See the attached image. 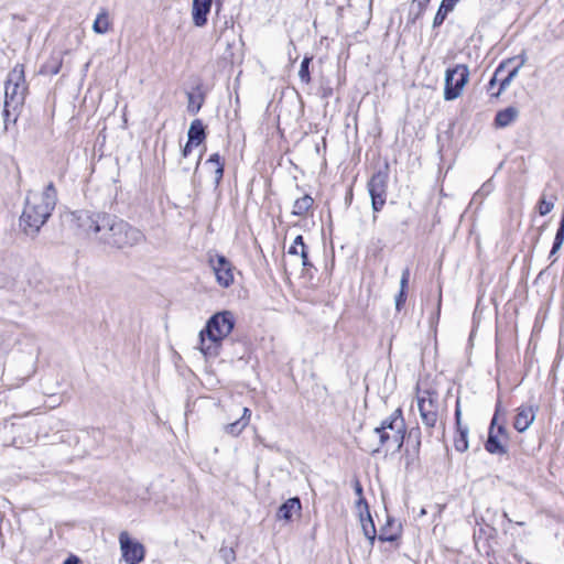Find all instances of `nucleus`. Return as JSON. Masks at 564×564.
I'll use <instances>...</instances> for the list:
<instances>
[{
	"label": "nucleus",
	"instance_id": "1",
	"mask_svg": "<svg viewBox=\"0 0 564 564\" xmlns=\"http://www.w3.org/2000/svg\"><path fill=\"white\" fill-rule=\"evenodd\" d=\"M70 226L112 249H126L145 240L144 234L128 221L105 212L75 210L66 215Z\"/></svg>",
	"mask_w": 564,
	"mask_h": 564
},
{
	"label": "nucleus",
	"instance_id": "2",
	"mask_svg": "<svg viewBox=\"0 0 564 564\" xmlns=\"http://www.w3.org/2000/svg\"><path fill=\"white\" fill-rule=\"evenodd\" d=\"M57 203V191L53 182H50L40 196L30 195L25 198V205L20 217V227L29 236H35L41 227L51 217Z\"/></svg>",
	"mask_w": 564,
	"mask_h": 564
},
{
	"label": "nucleus",
	"instance_id": "3",
	"mask_svg": "<svg viewBox=\"0 0 564 564\" xmlns=\"http://www.w3.org/2000/svg\"><path fill=\"white\" fill-rule=\"evenodd\" d=\"M236 324L230 311L212 315L205 327L199 332V350L205 357H217L223 340L232 332Z\"/></svg>",
	"mask_w": 564,
	"mask_h": 564
},
{
	"label": "nucleus",
	"instance_id": "4",
	"mask_svg": "<svg viewBox=\"0 0 564 564\" xmlns=\"http://www.w3.org/2000/svg\"><path fill=\"white\" fill-rule=\"evenodd\" d=\"M28 85L24 74V65L17 64L8 74L4 87V115L9 116V108L17 110L23 105Z\"/></svg>",
	"mask_w": 564,
	"mask_h": 564
},
{
	"label": "nucleus",
	"instance_id": "5",
	"mask_svg": "<svg viewBox=\"0 0 564 564\" xmlns=\"http://www.w3.org/2000/svg\"><path fill=\"white\" fill-rule=\"evenodd\" d=\"M389 181V164L386 163L382 170L373 173L367 183L368 193L371 198V207L375 213L372 220H377L376 213H379L387 200V189Z\"/></svg>",
	"mask_w": 564,
	"mask_h": 564
},
{
	"label": "nucleus",
	"instance_id": "6",
	"mask_svg": "<svg viewBox=\"0 0 564 564\" xmlns=\"http://www.w3.org/2000/svg\"><path fill=\"white\" fill-rule=\"evenodd\" d=\"M469 79V69L465 64H457L447 68L445 73L444 99L455 100L462 95L465 85Z\"/></svg>",
	"mask_w": 564,
	"mask_h": 564
},
{
	"label": "nucleus",
	"instance_id": "7",
	"mask_svg": "<svg viewBox=\"0 0 564 564\" xmlns=\"http://www.w3.org/2000/svg\"><path fill=\"white\" fill-rule=\"evenodd\" d=\"M378 427L392 433V444L398 452L401 451L405 440V422L402 410L400 408L395 409L388 417L382 420Z\"/></svg>",
	"mask_w": 564,
	"mask_h": 564
},
{
	"label": "nucleus",
	"instance_id": "8",
	"mask_svg": "<svg viewBox=\"0 0 564 564\" xmlns=\"http://www.w3.org/2000/svg\"><path fill=\"white\" fill-rule=\"evenodd\" d=\"M119 543L122 557L128 564H139L143 561L145 554L144 546L140 542L132 540L127 531H122L119 534Z\"/></svg>",
	"mask_w": 564,
	"mask_h": 564
},
{
	"label": "nucleus",
	"instance_id": "9",
	"mask_svg": "<svg viewBox=\"0 0 564 564\" xmlns=\"http://www.w3.org/2000/svg\"><path fill=\"white\" fill-rule=\"evenodd\" d=\"M209 263L216 275L217 283L223 288H229L234 283V265L221 254L210 258Z\"/></svg>",
	"mask_w": 564,
	"mask_h": 564
},
{
	"label": "nucleus",
	"instance_id": "10",
	"mask_svg": "<svg viewBox=\"0 0 564 564\" xmlns=\"http://www.w3.org/2000/svg\"><path fill=\"white\" fill-rule=\"evenodd\" d=\"M538 410L539 406L532 404H522L517 408L516 416L513 420V427L519 433L525 432L534 422Z\"/></svg>",
	"mask_w": 564,
	"mask_h": 564
},
{
	"label": "nucleus",
	"instance_id": "11",
	"mask_svg": "<svg viewBox=\"0 0 564 564\" xmlns=\"http://www.w3.org/2000/svg\"><path fill=\"white\" fill-rule=\"evenodd\" d=\"M406 446L404 449V456L406 466L413 464L419 459L421 448V430L420 427H413L408 433L405 432Z\"/></svg>",
	"mask_w": 564,
	"mask_h": 564
},
{
	"label": "nucleus",
	"instance_id": "12",
	"mask_svg": "<svg viewBox=\"0 0 564 564\" xmlns=\"http://www.w3.org/2000/svg\"><path fill=\"white\" fill-rule=\"evenodd\" d=\"M212 6L213 0H193L192 20L196 28H203L207 24Z\"/></svg>",
	"mask_w": 564,
	"mask_h": 564
},
{
	"label": "nucleus",
	"instance_id": "13",
	"mask_svg": "<svg viewBox=\"0 0 564 564\" xmlns=\"http://www.w3.org/2000/svg\"><path fill=\"white\" fill-rule=\"evenodd\" d=\"M462 411L459 406V400L456 402L455 409V423L457 427V436L454 440V447L457 452L464 453L468 449V426L462 425Z\"/></svg>",
	"mask_w": 564,
	"mask_h": 564
},
{
	"label": "nucleus",
	"instance_id": "14",
	"mask_svg": "<svg viewBox=\"0 0 564 564\" xmlns=\"http://www.w3.org/2000/svg\"><path fill=\"white\" fill-rule=\"evenodd\" d=\"M302 510L301 500L299 497H292L283 502L276 512V519L290 521L294 513H300Z\"/></svg>",
	"mask_w": 564,
	"mask_h": 564
},
{
	"label": "nucleus",
	"instance_id": "15",
	"mask_svg": "<svg viewBox=\"0 0 564 564\" xmlns=\"http://www.w3.org/2000/svg\"><path fill=\"white\" fill-rule=\"evenodd\" d=\"M503 438L498 436L492 429L488 431V438L485 443V449L492 455H506L508 453L507 446L503 444Z\"/></svg>",
	"mask_w": 564,
	"mask_h": 564
},
{
	"label": "nucleus",
	"instance_id": "16",
	"mask_svg": "<svg viewBox=\"0 0 564 564\" xmlns=\"http://www.w3.org/2000/svg\"><path fill=\"white\" fill-rule=\"evenodd\" d=\"M417 406L420 412H438L440 404L437 393L435 391L425 390L417 397Z\"/></svg>",
	"mask_w": 564,
	"mask_h": 564
},
{
	"label": "nucleus",
	"instance_id": "17",
	"mask_svg": "<svg viewBox=\"0 0 564 564\" xmlns=\"http://www.w3.org/2000/svg\"><path fill=\"white\" fill-rule=\"evenodd\" d=\"M401 533V525L395 522L394 519L388 517L387 523L380 529L378 535L381 542H394Z\"/></svg>",
	"mask_w": 564,
	"mask_h": 564
},
{
	"label": "nucleus",
	"instance_id": "18",
	"mask_svg": "<svg viewBox=\"0 0 564 564\" xmlns=\"http://www.w3.org/2000/svg\"><path fill=\"white\" fill-rule=\"evenodd\" d=\"M186 95H187V111L191 115H196L200 110V108L205 101V95L202 90V86L197 85L194 88V90L188 91Z\"/></svg>",
	"mask_w": 564,
	"mask_h": 564
},
{
	"label": "nucleus",
	"instance_id": "19",
	"mask_svg": "<svg viewBox=\"0 0 564 564\" xmlns=\"http://www.w3.org/2000/svg\"><path fill=\"white\" fill-rule=\"evenodd\" d=\"M373 433L379 438L378 444L376 446L370 445V446L364 448V451H366L367 453L372 454V455L380 453L383 447H387L390 444H392V433H390L388 431H383L378 426L375 427Z\"/></svg>",
	"mask_w": 564,
	"mask_h": 564
},
{
	"label": "nucleus",
	"instance_id": "20",
	"mask_svg": "<svg viewBox=\"0 0 564 564\" xmlns=\"http://www.w3.org/2000/svg\"><path fill=\"white\" fill-rule=\"evenodd\" d=\"M519 116V110L516 107H508L499 110L495 117V126L497 128H506L510 126Z\"/></svg>",
	"mask_w": 564,
	"mask_h": 564
},
{
	"label": "nucleus",
	"instance_id": "21",
	"mask_svg": "<svg viewBox=\"0 0 564 564\" xmlns=\"http://www.w3.org/2000/svg\"><path fill=\"white\" fill-rule=\"evenodd\" d=\"M205 138L206 132L202 120H193L187 132V140L189 143H195V145H198L205 140Z\"/></svg>",
	"mask_w": 564,
	"mask_h": 564
},
{
	"label": "nucleus",
	"instance_id": "22",
	"mask_svg": "<svg viewBox=\"0 0 564 564\" xmlns=\"http://www.w3.org/2000/svg\"><path fill=\"white\" fill-rule=\"evenodd\" d=\"M63 65V58L59 54H53L50 58L40 67L39 73L41 75H56L59 73Z\"/></svg>",
	"mask_w": 564,
	"mask_h": 564
},
{
	"label": "nucleus",
	"instance_id": "23",
	"mask_svg": "<svg viewBox=\"0 0 564 564\" xmlns=\"http://www.w3.org/2000/svg\"><path fill=\"white\" fill-rule=\"evenodd\" d=\"M410 280V269L405 268L402 271L401 280H400V291L395 296V310L400 312L405 304L406 301V289Z\"/></svg>",
	"mask_w": 564,
	"mask_h": 564
},
{
	"label": "nucleus",
	"instance_id": "24",
	"mask_svg": "<svg viewBox=\"0 0 564 564\" xmlns=\"http://www.w3.org/2000/svg\"><path fill=\"white\" fill-rule=\"evenodd\" d=\"M360 522L365 536L370 541L372 545L377 538V530L373 520L370 516L369 508L366 509V517L360 512Z\"/></svg>",
	"mask_w": 564,
	"mask_h": 564
},
{
	"label": "nucleus",
	"instance_id": "25",
	"mask_svg": "<svg viewBox=\"0 0 564 564\" xmlns=\"http://www.w3.org/2000/svg\"><path fill=\"white\" fill-rule=\"evenodd\" d=\"M457 1L458 0H442L433 20V28H438L443 24L447 14L454 10Z\"/></svg>",
	"mask_w": 564,
	"mask_h": 564
},
{
	"label": "nucleus",
	"instance_id": "26",
	"mask_svg": "<svg viewBox=\"0 0 564 564\" xmlns=\"http://www.w3.org/2000/svg\"><path fill=\"white\" fill-rule=\"evenodd\" d=\"M205 164L214 169V184L215 187H218L224 176L225 166L224 162L220 160V155L218 153L212 154Z\"/></svg>",
	"mask_w": 564,
	"mask_h": 564
},
{
	"label": "nucleus",
	"instance_id": "27",
	"mask_svg": "<svg viewBox=\"0 0 564 564\" xmlns=\"http://www.w3.org/2000/svg\"><path fill=\"white\" fill-rule=\"evenodd\" d=\"M313 203L314 199L308 194H305L304 196L295 199L292 214L300 217L305 216L312 208Z\"/></svg>",
	"mask_w": 564,
	"mask_h": 564
},
{
	"label": "nucleus",
	"instance_id": "28",
	"mask_svg": "<svg viewBox=\"0 0 564 564\" xmlns=\"http://www.w3.org/2000/svg\"><path fill=\"white\" fill-rule=\"evenodd\" d=\"M109 17L106 10H102L97 14V18L94 21L93 30L97 34H105L109 31Z\"/></svg>",
	"mask_w": 564,
	"mask_h": 564
},
{
	"label": "nucleus",
	"instance_id": "29",
	"mask_svg": "<svg viewBox=\"0 0 564 564\" xmlns=\"http://www.w3.org/2000/svg\"><path fill=\"white\" fill-rule=\"evenodd\" d=\"M248 425V420L246 417H240L232 423L225 425V432L230 434L231 436H238Z\"/></svg>",
	"mask_w": 564,
	"mask_h": 564
},
{
	"label": "nucleus",
	"instance_id": "30",
	"mask_svg": "<svg viewBox=\"0 0 564 564\" xmlns=\"http://www.w3.org/2000/svg\"><path fill=\"white\" fill-rule=\"evenodd\" d=\"M427 7L419 4V3H412L409 14H408V24H415V22L422 18Z\"/></svg>",
	"mask_w": 564,
	"mask_h": 564
},
{
	"label": "nucleus",
	"instance_id": "31",
	"mask_svg": "<svg viewBox=\"0 0 564 564\" xmlns=\"http://www.w3.org/2000/svg\"><path fill=\"white\" fill-rule=\"evenodd\" d=\"M312 56H305L301 63L299 77L302 83L310 84L311 75H310V63L312 62Z\"/></svg>",
	"mask_w": 564,
	"mask_h": 564
},
{
	"label": "nucleus",
	"instance_id": "32",
	"mask_svg": "<svg viewBox=\"0 0 564 564\" xmlns=\"http://www.w3.org/2000/svg\"><path fill=\"white\" fill-rule=\"evenodd\" d=\"M420 416L422 419L423 424L427 429L435 427L437 420H438V412L436 411H426V412H420Z\"/></svg>",
	"mask_w": 564,
	"mask_h": 564
},
{
	"label": "nucleus",
	"instance_id": "33",
	"mask_svg": "<svg viewBox=\"0 0 564 564\" xmlns=\"http://www.w3.org/2000/svg\"><path fill=\"white\" fill-rule=\"evenodd\" d=\"M554 200L555 197H552L551 199H546L545 195H542L539 200V213L541 216H545L554 208Z\"/></svg>",
	"mask_w": 564,
	"mask_h": 564
},
{
	"label": "nucleus",
	"instance_id": "34",
	"mask_svg": "<svg viewBox=\"0 0 564 564\" xmlns=\"http://www.w3.org/2000/svg\"><path fill=\"white\" fill-rule=\"evenodd\" d=\"M219 554L226 564H231L232 562L236 561V553L232 547L223 546L219 550Z\"/></svg>",
	"mask_w": 564,
	"mask_h": 564
},
{
	"label": "nucleus",
	"instance_id": "35",
	"mask_svg": "<svg viewBox=\"0 0 564 564\" xmlns=\"http://www.w3.org/2000/svg\"><path fill=\"white\" fill-rule=\"evenodd\" d=\"M299 254L301 256L302 265H303L304 270L308 271L310 269H312L313 268V263L308 259V253H307V247L306 246H303V248L301 249Z\"/></svg>",
	"mask_w": 564,
	"mask_h": 564
},
{
	"label": "nucleus",
	"instance_id": "36",
	"mask_svg": "<svg viewBox=\"0 0 564 564\" xmlns=\"http://www.w3.org/2000/svg\"><path fill=\"white\" fill-rule=\"evenodd\" d=\"M354 489H355L356 495L359 496L358 505L359 506L364 505L365 509H368L369 508L368 503H367L366 499L362 497V486L358 479H356L354 482Z\"/></svg>",
	"mask_w": 564,
	"mask_h": 564
},
{
	"label": "nucleus",
	"instance_id": "37",
	"mask_svg": "<svg viewBox=\"0 0 564 564\" xmlns=\"http://www.w3.org/2000/svg\"><path fill=\"white\" fill-rule=\"evenodd\" d=\"M299 246L301 247V249L303 248V246H306L304 243L302 235H299L295 237L293 245L289 248V253L290 254H299V250H297Z\"/></svg>",
	"mask_w": 564,
	"mask_h": 564
},
{
	"label": "nucleus",
	"instance_id": "38",
	"mask_svg": "<svg viewBox=\"0 0 564 564\" xmlns=\"http://www.w3.org/2000/svg\"><path fill=\"white\" fill-rule=\"evenodd\" d=\"M500 411H501V403L498 402L496 404L495 414L491 419L490 426H489V429H492V432H496V427H497V425H499L498 421H499V416H500Z\"/></svg>",
	"mask_w": 564,
	"mask_h": 564
},
{
	"label": "nucleus",
	"instance_id": "39",
	"mask_svg": "<svg viewBox=\"0 0 564 564\" xmlns=\"http://www.w3.org/2000/svg\"><path fill=\"white\" fill-rule=\"evenodd\" d=\"M492 191V184L490 182H486L482 184L480 189L475 194V196H487Z\"/></svg>",
	"mask_w": 564,
	"mask_h": 564
},
{
	"label": "nucleus",
	"instance_id": "40",
	"mask_svg": "<svg viewBox=\"0 0 564 564\" xmlns=\"http://www.w3.org/2000/svg\"><path fill=\"white\" fill-rule=\"evenodd\" d=\"M496 434H498V436L502 437L503 440H508L509 433H508V430H507V427L505 425V422H502L501 424L497 425Z\"/></svg>",
	"mask_w": 564,
	"mask_h": 564
},
{
	"label": "nucleus",
	"instance_id": "41",
	"mask_svg": "<svg viewBox=\"0 0 564 564\" xmlns=\"http://www.w3.org/2000/svg\"><path fill=\"white\" fill-rule=\"evenodd\" d=\"M516 59H519V64L517 66H519L520 68L527 63V53L523 51L521 54H519L518 56L513 57V58H510L508 59V62H513Z\"/></svg>",
	"mask_w": 564,
	"mask_h": 564
},
{
	"label": "nucleus",
	"instance_id": "42",
	"mask_svg": "<svg viewBox=\"0 0 564 564\" xmlns=\"http://www.w3.org/2000/svg\"><path fill=\"white\" fill-rule=\"evenodd\" d=\"M228 28H234V21L230 19V20H225L224 22V26L220 29L217 37H221L224 34H225V31L228 29Z\"/></svg>",
	"mask_w": 564,
	"mask_h": 564
},
{
	"label": "nucleus",
	"instance_id": "43",
	"mask_svg": "<svg viewBox=\"0 0 564 564\" xmlns=\"http://www.w3.org/2000/svg\"><path fill=\"white\" fill-rule=\"evenodd\" d=\"M193 144L194 143H189V141L187 140L186 144L182 149V156L183 158H186V156L189 155V153L192 152Z\"/></svg>",
	"mask_w": 564,
	"mask_h": 564
},
{
	"label": "nucleus",
	"instance_id": "44",
	"mask_svg": "<svg viewBox=\"0 0 564 564\" xmlns=\"http://www.w3.org/2000/svg\"><path fill=\"white\" fill-rule=\"evenodd\" d=\"M512 80L510 79V77H506L503 78L501 82H500V87H499V91H502L505 90L511 83Z\"/></svg>",
	"mask_w": 564,
	"mask_h": 564
},
{
	"label": "nucleus",
	"instance_id": "45",
	"mask_svg": "<svg viewBox=\"0 0 564 564\" xmlns=\"http://www.w3.org/2000/svg\"><path fill=\"white\" fill-rule=\"evenodd\" d=\"M79 558L76 555H69L63 564H79Z\"/></svg>",
	"mask_w": 564,
	"mask_h": 564
},
{
	"label": "nucleus",
	"instance_id": "46",
	"mask_svg": "<svg viewBox=\"0 0 564 564\" xmlns=\"http://www.w3.org/2000/svg\"><path fill=\"white\" fill-rule=\"evenodd\" d=\"M519 70L520 67L516 66L512 70L509 72L507 76L510 77V79L512 80L518 75Z\"/></svg>",
	"mask_w": 564,
	"mask_h": 564
},
{
	"label": "nucleus",
	"instance_id": "47",
	"mask_svg": "<svg viewBox=\"0 0 564 564\" xmlns=\"http://www.w3.org/2000/svg\"><path fill=\"white\" fill-rule=\"evenodd\" d=\"M250 416H251V411L248 408H243V414L241 417H246L249 421Z\"/></svg>",
	"mask_w": 564,
	"mask_h": 564
},
{
	"label": "nucleus",
	"instance_id": "48",
	"mask_svg": "<svg viewBox=\"0 0 564 564\" xmlns=\"http://www.w3.org/2000/svg\"><path fill=\"white\" fill-rule=\"evenodd\" d=\"M560 249L561 248H555V246L553 245L549 258H553Z\"/></svg>",
	"mask_w": 564,
	"mask_h": 564
},
{
	"label": "nucleus",
	"instance_id": "49",
	"mask_svg": "<svg viewBox=\"0 0 564 564\" xmlns=\"http://www.w3.org/2000/svg\"><path fill=\"white\" fill-rule=\"evenodd\" d=\"M431 0H413V3H419V4H422V6H425L427 7V4L430 3Z\"/></svg>",
	"mask_w": 564,
	"mask_h": 564
},
{
	"label": "nucleus",
	"instance_id": "50",
	"mask_svg": "<svg viewBox=\"0 0 564 564\" xmlns=\"http://www.w3.org/2000/svg\"><path fill=\"white\" fill-rule=\"evenodd\" d=\"M329 95H332V88L325 89L324 93H323V97L326 98Z\"/></svg>",
	"mask_w": 564,
	"mask_h": 564
},
{
	"label": "nucleus",
	"instance_id": "51",
	"mask_svg": "<svg viewBox=\"0 0 564 564\" xmlns=\"http://www.w3.org/2000/svg\"><path fill=\"white\" fill-rule=\"evenodd\" d=\"M200 160H202V154L198 156L197 161H196V165H195V171L194 173L196 174L197 170H198V166L200 164Z\"/></svg>",
	"mask_w": 564,
	"mask_h": 564
},
{
	"label": "nucleus",
	"instance_id": "52",
	"mask_svg": "<svg viewBox=\"0 0 564 564\" xmlns=\"http://www.w3.org/2000/svg\"><path fill=\"white\" fill-rule=\"evenodd\" d=\"M351 199H352V192L350 191V192L348 193V195L346 196V202H347L348 204H350Z\"/></svg>",
	"mask_w": 564,
	"mask_h": 564
},
{
	"label": "nucleus",
	"instance_id": "53",
	"mask_svg": "<svg viewBox=\"0 0 564 564\" xmlns=\"http://www.w3.org/2000/svg\"><path fill=\"white\" fill-rule=\"evenodd\" d=\"M505 64H500L496 70V75L503 68Z\"/></svg>",
	"mask_w": 564,
	"mask_h": 564
}]
</instances>
